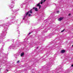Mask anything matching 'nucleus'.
Returning <instances> with one entry per match:
<instances>
[{
  "mask_svg": "<svg viewBox=\"0 0 73 73\" xmlns=\"http://www.w3.org/2000/svg\"><path fill=\"white\" fill-rule=\"evenodd\" d=\"M33 9H35V11H36V12L38 11V9L37 8L33 7Z\"/></svg>",
  "mask_w": 73,
  "mask_h": 73,
  "instance_id": "obj_3",
  "label": "nucleus"
},
{
  "mask_svg": "<svg viewBox=\"0 0 73 73\" xmlns=\"http://www.w3.org/2000/svg\"><path fill=\"white\" fill-rule=\"evenodd\" d=\"M40 3H39L37 5V6L38 7L39 6V9H40V8H41V5H40Z\"/></svg>",
  "mask_w": 73,
  "mask_h": 73,
  "instance_id": "obj_4",
  "label": "nucleus"
},
{
  "mask_svg": "<svg viewBox=\"0 0 73 73\" xmlns=\"http://www.w3.org/2000/svg\"><path fill=\"white\" fill-rule=\"evenodd\" d=\"M64 29L62 31H61V32H64Z\"/></svg>",
  "mask_w": 73,
  "mask_h": 73,
  "instance_id": "obj_11",
  "label": "nucleus"
},
{
  "mask_svg": "<svg viewBox=\"0 0 73 73\" xmlns=\"http://www.w3.org/2000/svg\"><path fill=\"white\" fill-rule=\"evenodd\" d=\"M43 1V0H42V1L40 2L41 4H42V3H43V1Z\"/></svg>",
  "mask_w": 73,
  "mask_h": 73,
  "instance_id": "obj_8",
  "label": "nucleus"
},
{
  "mask_svg": "<svg viewBox=\"0 0 73 73\" xmlns=\"http://www.w3.org/2000/svg\"><path fill=\"white\" fill-rule=\"evenodd\" d=\"M65 52V50H63L61 51V53H64Z\"/></svg>",
  "mask_w": 73,
  "mask_h": 73,
  "instance_id": "obj_6",
  "label": "nucleus"
},
{
  "mask_svg": "<svg viewBox=\"0 0 73 73\" xmlns=\"http://www.w3.org/2000/svg\"><path fill=\"white\" fill-rule=\"evenodd\" d=\"M31 33H29V35H30V34H31Z\"/></svg>",
  "mask_w": 73,
  "mask_h": 73,
  "instance_id": "obj_15",
  "label": "nucleus"
},
{
  "mask_svg": "<svg viewBox=\"0 0 73 73\" xmlns=\"http://www.w3.org/2000/svg\"><path fill=\"white\" fill-rule=\"evenodd\" d=\"M14 5H10V8H13Z\"/></svg>",
  "mask_w": 73,
  "mask_h": 73,
  "instance_id": "obj_5",
  "label": "nucleus"
},
{
  "mask_svg": "<svg viewBox=\"0 0 73 73\" xmlns=\"http://www.w3.org/2000/svg\"><path fill=\"white\" fill-rule=\"evenodd\" d=\"M33 9H31L30 10V11L28 12L27 13H25L24 15L23 16V20H24L25 18L26 17H27V16L28 15H29V17H31V16H32V15L31 14H32V13H33V12H32V10Z\"/></svg>",
  "mask_w": 73,
  "mask_h": 73,
  "instance_id": "obj_1",
  "label": "nucleus"
},
{
  "mask_svg": "<svg viewBox=\"0 0 73 73\" xmlns=\"http://www.w3.org/2000/svg\"><path fill=\"white\" fill-rule=\"evenodd\" d=\"M18 11V10H14L13 11L14 12H16L17 11Z\"/></svg>",
  "mask_w": 73,
  "mask_h": 73,
  "instance_id": "obj_9",
  "label": "nucleus"
},
{
  "mask_svg": "<svg viewBox=\"0 0 73 73\" xmlns=\"http://www.w3.org/2000/svg\"><path fill=\"white\" fill-rule=\"evenodd\" d=\"M59 13V11H58L57 12V13Z\"/></svg>",
  "mask_w": 73,
  "mask_h": 73,
  "instance_id": "obj_14",
  "label": "nucleus"
},
{
  "mask_svg": "<svg viewBox=\"0 0 73 73\" xmlns=\"http://www.w3.org/2000/svg\"><path fill=\"white\" fill-rule=\"evenodd\" d=\"M45 0H44V2H45Z\"/></svg>",
  "mask_w": 73,
  "mask_h": 73,
  "instance_id": "obj_16",
  "label": "nucleus"
},
{
  "mask_svg": "<svg viewBox=\"0 0 73 73\" xmlns=\"http://www.w3.org/2000/svg\"><path fill=\"white\" fill-rule=\"evenodd\" d=\"M24 52H22L21 54V56H24Z\"/></svg>",
  "mask_w": 73,
  "mask_h": 73,
  "instance_id": "obj_7",
  "label": "nucleus"
},
{
  "mask_svg": "<svg viewBox=\"0 0 73 73\" xmlns=\"http://www.w3.org/2000/svg\"><path fill=\"white\" fill-rule=\"evenodd\" d=\"M19 62H20L19 61H18L17 62V63H19Z\"/></svg>",
  "mask_w": 73,
  "mask_h": 73,
  "instance_id": "obj_12",
  "label": "nucleus"
},
{
  "mask_svg": "<svg viewBox=\"0 0 73 73\" xmlns=\"http://www.w3.org/2000/svg\"><path fill=\"white\" fill-rule=\"evenodd\" d=\"M64 19V18L63 17H61L59 18L58 19V21H61V20H62V19Z\"/></svg>",
  "mask_w": 73,
  "mask_h": 73,
  "instance_id": "obj_2",
  "label": "nucleus"
},
{
  "mask_svg": "<svg viewBox=\"0 0 73 73\" xmlns=\"http://www.w3.org/2000/svg\"><path fill=\"white\" fill-rule=\"evenodd\" d=\"M11 47H12V46H10L9 47V49H11Z\"/></svg>",
  "mask_w": 73,
  "mask_h": 73,
  "instance_id": "obj_10",
  "label": "nucleus"
},
{
  "mask_svg": "<svg viewBox=\"0 0 73 73\" xmlns=\"http://www.w3.org/2000/svg\"><path fill=\"white\" fill-rule=\"evenodd\" d=\"M71 15V14H68V16H70V15Z\"/></svg>",
  "mask_w": 73,
  "mask_h": 73,
  "instance_id": "obj_13",
  "label": "nucleus"
}]
</instances>
